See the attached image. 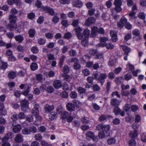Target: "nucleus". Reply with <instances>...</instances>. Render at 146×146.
<instances>
[{
	"label": "nucleus",
	"mask_w": 146,
	"mask_h": 146,
	"mask_svg": "<svg viewBox=\"0 0 146 146\" xmlns=\"http://www.w3.org/2000/svg\"><path fill=\"white\" fill-rule=\"evenodd\" d=\"M110 127L109 125H103L99 124L96 126V129L98 131L101 130L99 132L98 136L101 139L104 138L105 136V132L107 133L110 129Z\"/></svg>",
	"instance_id": "f257e3e1"
},
{
	"label": "nucleus",
	"mask_w": 146,
	"mask_h": 146,
	"mask_svg": "<svg viewBox=\"0 0 146 146\" xmlns=\"http://www.w3.org/2000/svg\"><path fill=\"white\" fill-rule=\"evenodd\" d=\"M10 24L7 26V27L9 29L10 31H13L14 29H16L15 32L17 33H20L21 31L20 27L16 28L17 24L16 23V20L14 19H9Z\"/></svg>",
	"instance_id": "f03ea898"
},
{
	"label": "nucleus",
	"mask_w": 146,
	"mask_h": 146,
	"mask_svg": "<svg viewBox=\"0 0 146 146\" xmlns=\"http://www.w3.org/2000/svg\"><path fill=\"white\" fill-rule=\"evenodd\" d=\"M41 9L42 11L46 13H49L51 16L55 15L54 17L53 18H59L57 16V14H55V12L53 8H50V7L47 6L41 7Z\"/></svg>",
	"instance_id": "7ed1b4c3"
},
{
	"label": "nucleus",
	"mask_w": 146,
	"mask_h": 146,
	"mask_svg": "<svg viewBox=\"0 0 146 146\" xmlns=\"http://www.w3.org/2000/svg\"><path fill=\"white\" fill-rule=\"evenodd\" d=\"M114 4L115 6V9L117 13H120L122 11L121 6L122 3L121 0H115Z\"/></svg>",
	"instance_id": "20e7f679"
},
{
	"label": "nucleus",
	"mask_w": 146,
	"mask_h": 146,
	"mask_svg": "<svg viewBox=\"0 0 146 146\" xmlns=\"http://www.w3.org/2000/svg\"><path fill=\"white\" fill-rule=\"evenodd\" d=\"M29 102L27 100L24 99L21 101V105L22 107L21 110L25 112L29 110Z\"/></svg>",
	"instance_id": "39448f33"
},
{
	"label": "nucleus",
	"mask_w": 146,
	"mask_h": 146,
	"mask_svg": "<svg viewBox=\"0 0 146 146\" xmlns=\"http://www.w3.org/2000/svg\"><path fill=\"white\" fill-rule=\"evenodd\" d=\"M107 77V75L105 73H100L99 75L98 82L100 83L101 86H102L105 82V80Z\"/></svg>",
	"instance_id": "423d86ee"
},
{
	"label": "nucleus",
	"mask_w": 146,
	"mask_h": 146,
	"mask_svg": "<svg viewBox=\"0 0 146 146\" xmlns=\"http://www.w3.org/2000/svg\"><path fill=\"white\" fill-rule=\"evenodd\" d=\"M86 139L90 141L92 139L94 141L96 139L94 133L91 131H87L86 133Z\"/></svg>",
	"instance_id": "0eeeda50"
},
{
	"label": "nucleus",
	"mask_w": 146,
	"mask_h": 146,
	"mask_svg": "<svg viewBox=\"0 0 146 146\" xmlns=\"http://www.w3.org/2000/svg\"><path fill=\"white\" fill-rule=\"evenodd\" d=\"M76 31V35L78 38L79 40H81L83 38L84 35L82 34L81 32L82 29L80 27H77L75 29Z\"/></svg>",
	"instance_id": "6e6552de"
},
{
	"label": "nucleus",
	"mask_w": 146,
	"mask_h": 146,
	"mask_svg": "<svg viewBox=\"0 0 146 146\" xmlns=\"http://www.w3.org/2000/svg\"><path fill=\"white\" fill-rule=\"evenodd\" d=\"M18 13V11L17 9L14 8H12L11 10V14L9 18H17V16H16V15Z\"/></svg>",
	"instance_id": "1a4fd4ad"
},
{
	"label": "nucleus",
	"mask_w": 146,
	"mask_h": 146,
	"mask_svg": "<svg viewBox=\"0 0 146 146\" xmlns=\"http://www.w3.org/2000/svg\"><path fill=\"white\" fill-rule=\"evenodd\" d=\"M53 86L56 89H59L62 86V82L60 80H55L53 82Z\"/></svg>",
	"instance_id": "9d476101"
},
{
	"label": "nucleus",
	"mask_w": 146,
	"mask_h": 146,
	"mask_svg": "<svg viewBox=\"0 0 146 146\" xmlns=\"http://www.w3.org/2000/svg\"><path fill=\"white\" fill-rule=\"evenodd\" d=\"M66 107L67 110L70 112H72L75 110L74 105L71 102H69L67 103Z\"/></svg>",
	"instance_id": "9b49d317"
},
{
	"label": "nucleus",
	"mask_w": 146,
	"mask_h": 146,
	"mask_svg": "<svg viewBox=\"0 0 146 146\" xmlns=\"http://www.w3.org/2000/svg\"><path fill=\"white\" fill-rule=\"evenodd\" d=\"M13 137V133L8 132L6 133L5 136L2 139V142L6 141L9 139L12 138Z\"/></svg>",
	"instance_id": "f8f14e48"
},
{
	"label": "nucleus",
	"mask_w": 146,
	"mask_h": 146,
	"mask_svg": "<svg viewBox=\"0 0 146 146\" xmlns=\"http://www.w3.org/2000/svg\"><path fill=\"white\" fill-rule=\"evenodd\" d=\"M44 112L48 113L54 110V107L53 105L50 106L47 104L44 106Z\"/></svg>",
	"instance_id": "ddd939ff"
},
{
	"label": "nucleus",
	"mask_w": 146,
	"mask_h": 146,
	"mask_svg": "<svg viewBox=\"0 0 146 146\" xmlns=\"http://www.w3.org/2000/svg\"><path fill=\"white\" fill-rule=\"evenodd\" d=\"M99 44L100 46L102 47H106L108 49H111L114 47L113 45L111 43H100Z\"/></svg>",
	"instance_id": "4468645a"
},
{
	"label": "nucleus",
	"mask_w": 146,
	"mask_h": 146,
	"mask_svg": "<svg viewBox=\"0 0 146 146\" xmlns=\"http://www.w3.org/2000/svg\"><path fill=\"white\" fill-rule=\"evenodd\" d=\"M111 36V40L113 42H116L118 40L116 33L113 31H111L110 32Z\"/></svg>",
	"instance_id": "2eb2a0df"
},
{
	"label": "nucleus",
	"mask_w": 146,
	"mask_h": 146,
	"mask_svg": "<svg viewBox=\"0 0 146 146\" xmlns=\"http://www.w3.org/2000/svg\"><path fill=\"white\" fill-rule=\"evenodd\" d=\"M127 22L126 19H121L120 21L117 23V27L120 29L122 28Z\"/></svg>",
	"instance_id": "dca6fc26"
},
{
	"label": "nucleus",
	"mask_w": 146,
	"mask_h": 146,
	"mask_svg": "<svg viewBox=\"0 0 146 146\" xmlns=\"http://www.w3.org/2000/svg\"><path fill=\"white\" fill-rule=\"evenodd\" d=\"M129 137L131 138L134 139L137 138L138 136V133L137 130L131 131L129 133Z\"/></svg>",
	"instance_id": "f3484780"
},
{
	"label": "nucleus",
	"mask_w": 146,
	"mask_h": 146,
	"mask_svg": "<svg viewBox=\"0 0 146 146\" xmlns=\"http://www.w3.org/2000/svg\"><path fill=\"white\" fill-rule=\"evenodd\" d=\"M7 2L8 4L11 6L12 5L14 4L17 6L20 5L21 4L20 0H8Z\"/></svg>",
	"instance_id": "a211bd4d"
},
{
	"label": "nucleus",
	"mask_w": 146,
	"mask_h": 146,
	"mask_svg": "<svg viewBox=\"0 0 146 146\" xmlns=\"http://www.w3.org/2000/svg\"><path fill=\"white\" fill-rule=\"evenodd\" d=\"M35 115L36 118V120L34 122L35 125H38L39 124H41V120L42 118V117L40 115H38V114H35Z\"/></svg>",
	"instance_id": "6ab92c4d"
},
{
	"label": "nucleus",
	"mask_w": 146,
	"mask_h": 146,
	"mask_svg": "<svg viewBox=\"0 0 146 146\" xmlns=\"http://www.w3.org/2000/svg\"><path fill=\"white\" fill-rule=\"evenodd\" d=\"M15 142L18 143L23 142V136L20 134H17L15 138Z\"/></svg>",
	"instance_id": "aec40b11"
},
{
	"label": "nucleus",
	"mask_w": 146,
	"mask_h": 146,
	"mask_svg": "<svg viewBox=\"0 0 146 146\" xmlns=\"http://www.w3.org/2000/svg\"><path fill=\"white\" fill-rule=\"evenodd\" d=\"M98 28L96 27H93L92 29V31L91 36L92 37H95L97 35L98 31Z\"/></svg>",
	"instance_id": "412c9836"
},
{
	"label": "nucleus",
	"mask_w": 146,
	"mask_h": 146,
	"mask_svg": "<svg viewBox=\"0 0 146 146\" xmlns=\"http://www.w3.org/2000/svg\"><path fill=\"white\" fill-rule=\"evenodd\" d=\"M74 6L76 7L81 8L83 5V3L80 0H77L73 3Z\"/></svg>",
	"instance_id": "4be33fe9"
},
{
	"label": "nucleus",
	"mask_w": 146,
	"mask_h": 146,
	"mask_svg": "<svg viewBox=\"0 0 146 146\" xmlns=\"http://www.w3.org/2000/svg\"><path fill=\"white\" fill-rule=\"evenodd\" d=\"M36 31L35 29H30L28 31V33L29 36L33 38L34 37L36 34Z\"/></svg>",
	"instance_id": "5701e85b"
},
{
	"label": "nucleus",
	"mask_w": 146,
	"mask_h": 146,
	"mask_svg": "<svg viewBox=\"0 0 146 146\" xmlns=\"http://www.w3.org/2000/svg\"><path fill=\"white\" fill-rule=\"evenodd\" d=\"M110 104L112 106L117 107L119 105L120 102L117 99H113L111 100Z\"/></svg>",
	"instance_id": "b1692460"
},
{
	"label": "nucleus",
	"mask_w": 146,
	"mask_h": 146,
	"mask_svg": "<svg viewBox=\"0 0 146 146\" xmlns=\"http://www.w3.org/2000/svg\"><path fill=\"white\" fill-rule=\"evenodd\" d=\"M123 51L127 55H128V53L130 51V48L125 45H122L121 46Z\"/></svg>",
	"instance_id": "393cba45"
},
{
	"label": "nucleus",
	"mask_w": 146,
	"mask_h": 146,
	"mask_svg": "<svg viewBox=\"0 0 146 146\" xmlns=\"http://www.w3.org/2000/svg\"><path fill=\"white\" fill-rule=\"evenodd\" d=\"M21 129V126L20 125H17L15 126L13 128V131L15 133L19 132Z\"/></svg>",
	"instance_id": "a878e982"
},
{
	"label": "nucleus",
	"mask_w": 146,
	"mask_h": 146,
	"mask_svg": "<svg viewBox=\"0 0 146 146\" xmlns=\"http://www.w3.org/2000/svg\"><path fill=\"white\" fill-rule=\"evenodd\" d=\"M16 40L20 43H21L24 40L23 36L21 35H19L15 36Z\"/></svg>",
	"instance_id": "bb28decb"
},
{
	"label": "nucleus",
	"mask_w": 146,
	"mask_h": 146,
	"mask_svg": "<svg viewBox=\"0 0 146 146\" xmlns=\"http://www.w3.org/2000/svg\"><path fill=\"white\" fill-rule=\"evenodd\" d=\"M22 133L25 135H28L31 133V130L30 128H25L22 130Z\"/></svg>",
	"instance_id": "cd10ccee"
},
{
	"label": "nucleus",
	"mask_w": 146,
	"mask_h": 146,
	"mask_svg": "<svg viewBox=\"0 0 146 146\" xmlns=\"http://www.w3.org/2000/svg\"><path fill=\"white\" fill-rule=\"evenodd\" d=\"M90 31L88 29H84L83 32V35L84 38H88L90 35Z\"/></svg>",
	"instance_id": "c85d7f7f"
},
{
	"label": "nucleus",
	"mask_w": 146,
	"mask_h": 146,
	"mask_svg": "<svg viewBox=\"0 0 146 146\" xmlns=\"http://www.w3.org/2000/svg\"><path fill=\"white\" fill-rule=\"evenodd\" d=\"M31 69L32 71H34L36 70L38 68V66L37 63L35 62L32 63L30 66Z\"/></svg>",
	"instance_id": "c756f323"
},
{
	"label": "nucleus",
	"mask_w": 146,
	"mask_h": 146,
	"mask_svg": "<svg viewBox=\"0 0 146 146\" xmlns=\"http://www.w3.org/2000/svg\"><path fill=\"white\" fill-rule=\"evenodd\" d=\"M34 138L36 140L39 141L42 140V136L40 133H38L35 135Z\"/></svg>",
	"instance_id": "7c9ffc66"
},
{
	"label": "nucleus",
	"mask_w": 146,
	"mask_h": 146,
	"mask_svg": "<svg viewBox=\"0 0 146 146\" xmlns=\"http://www.w3.org/2000/svg\"><path fill=\"white\" fill-rule=\"evenodd\" d=\"M66 58V56L64 55H62L60 56L59 58V65L60 67H62V66L63 64V62L65 58Z\"/></svg>",
	"instance_id": "2f4dec72"
},
{
	"label": "nucleus",
	"mask_w": 146,
	"mask_h": 146,
	"mask_svg": "<svg viewBox=\"0 0 146 146\" xmlns=\"http://www.w3.org/2000/svg\"><path fill=\"white\" fill-rule=\"evenodd\" d=\"M121 111V110L118 107H116L114 108L113 110V112L115 114L117 115L119 114Z\"/></svg>",
	"instance_id": "473e14b6"
},
{
	"label": "nucleus",
	"mask_w": 146,
	"mask_h": 146,
	"mask_svg": "<svg viewBox=\"0 0 146 146\" xmlns=\"http://www.w3.org/2000/svg\"><path fill=\"white\" fill-rule=\"evenodd\" d=\"M108 118V117L106 115L103 114L99 117V120L100 121L103 122L106 120Z\"/></svg>",
	"instance_id": "72a5a7b5"
},
{
	"label": "nucleus",
	"mask_w": 146,
	"mask_h": 146,
	"mask_svg": "<svg viewBox=\"0 0 146 146\" xmlns=\"http://www.w3.org/2000/svg\"><path fill=\"white\" fill-rule=\"evenodd\" d=\"M78 94L74 91H71L70 93V96L71 98L75 99L77 98Z\"/></svg>",
	"instance_id": "f704fd0d"
},
{
	"label": "nucleus",
	"mask_w": 146,
	"mask_h": 146,
	"mask_svg": "<svg viewBox=\"0 0 146 146\" xmlns=\"http://www.w3.org/2000/svg\"><path fill=\"white\" fill-rule=\"evenodd\" d=\"M68 54L70 56L73 57L76 55L77 52L75 50L71 49L69 51Z\"/></svg>",
	"instance_id": "c9c22d12"
},
{
	"label": "nucleus",
	"mask_w": 146,
	"mask_h": 146,
	"mask_svg": "<svg viewBox=\"0 0 146 146\" xmlns=\"http://www.w3.org/2000/svg\"><path fill=\"white\" fill-rule=\"evenodd\" d=\"M107 141L108 144L111 145L115 143L116 140L113 137H112L108 138V139Z\"/></svg>",
	"instance_id": "e433bc0d"
},
{
	"label": "nucleus",
	"mask_w": 146,
	"mask_h": 146,
	"mask_svg": "<svg viewBox=\"0 0 146 146\" xmlns=\"http://www.w3.org/2000/svg\"><path fill=\"white\" fill-rule=\"evenodd\" d=\"M90 71L89 69H85L82 70V74L84 76H87L90 75Z\"/></svg>",
	"instance_id": "4c0bfd02"
},
{
	"label": "nucleus",
	"mask_w": 146,
	"mask_h": 146,
	"mask_svg": "<svg viewBox=\"0 0 146 146\" xmlns=\"http://www.w3.org/2000/svg\"><path fill=\"white\" fill-rule=\"evenodd\" d=\"M16 75V73L13 71H11L8 74V76L9 78L11 79H14Z\"/></svg>",
	"instance_id": "58836bf2"
},
{
	"label": "nucleus",
	"mask_w": 146,
	"mask_h": 146,
	"mask_svg": "<svg viewBox=\"0 0 146 146\" xmlns=\"http://www.w3.org/2000/svg\"><path fill=\"white\" fill-rule=\"evenodd\" d=\"M93 90L94 91H98L101 89L100 87L97 84H94L92 87Z\"/></svg>",
	"instance_id": "ea45409f"
},
{
	"label": "nucleus",
	"mask_w": 146,
	"mask_h": 146,
	"mask_svg": "<svg viewBox=\"0 0 146 146\" xmlns=\"http://www.w3.org/2000/svg\"><path fill=\"white\" fill-rule=\"evenodd\" d=\"M38 43L40 45H43L46 43V40L44 38H39L38 40Z\"/></svg>",
	"instance_id": "a19ab883"
},
{
	"label": "nucleus",
	"mask_w": 146,
	"mask_h": 146,
	"mask_svg": "<svg viewBox=\"0 0 146 146\" xmlns=\"http://www.w3.org/2000/svg\"><path fill=\"white\" fill-rule=\"evenodd\" d=\"M95 22V20L94 19H87L86 21V23L87 25L89 26Z\"/></svg>",
	"instance_id": "79ce46f5"
},
{
	"label": "nucleus",
	"mask_w": 146,
	"mask_h": 146,
	"mask_svg": "<svg viewBox=\"0 0 146 146\" xmlns=\"http://www.w3.org/2000/svg\"><path fill=\"white\" fill-rule=\"evenodd\" d=\"M26 119L29 122H32L34 121L33 116L31 115H28L26 117Z\"/></svg>",
	"instance_id": "37998d69"
},
{
	"label": "nucleus",
	"mask_w": 146,
	"mask_h": 146,
	"mask_svg": "<svg viewBox=\"0 0 146 146\" xmlns=\"http://www.w3.org/2000/svg\"><path fill=\"white\" fill-rule=\"evenodd\" d=\"M74 103V104L75 107H76L78 108H80L82 105L81 103L79 101L77 100H74L73 102Z\"/></svg>",
	"instance_id": "c03bdc74"
},
{
	"label": "nucleus",
	"mask_w": 146,
	"mask_h": 146,
	"mask_svg": "<svg viewBox=\"0 0 146 146\" xmlns=\"http://www.w3.org/2000/svg\"><path fill=\"white\" fill-rule=\"evenodd\" d=\"M70 69L67 65H65L63 67V72L65 74H67L69 73Z\"/></svg>",
	"instance_id": "a18cd8bd"
},
{
	"label": "nucleus",
	"mask_w": 146,
	"mask_h": 146,
	"mask_svg": "<svg viewBox=\"0 0 146 146\" xmlns=\"http://www.w3.org/2000/svg\"><path fill=\"white\" fill-rule=\"evenodd\" d=\"M73 67L76 70H80L81 68V66L78 63L75 62L73 65Z\"/></svg>",
	"instance_id": "49530a36"
},
{
	"label": "nucleus",
	"mask_w": 146,
	"mask_h": 146,
	"mask_svg": "<svg viewBox=\"0 0 146 146\" xmlns=\"http://www.w3.org/2000/svg\"><path fill=\"white\" fill-rule=\"evenodd\" d=\"M122 78L121 77H117L115 78V80L116 83L118 84H120L122 83Z\"/></svg>",
	"instance_id": "de8ad7c7"
},
{
	"label": "nucleus",
	"mask_w": 146,
	"mask_h": 146,
	"mask_svg": "<svg viewBox=\"0 0 146 146\" xmlns=\"http://www.w3.org/2000/svg\"><path fill=\"white\" fill-rule=\"evenodd\" d=\"M57 115L56 114L53 113H51L49 115V118L51 120H53L56 117Z\"/></svg>",
	"instance_id": "09e8293b"
},
{
	"label": "nucleus",
	"mask_w": 146,
	"mask_h": 146,
	"mask_svg": "<svg viewBox=\"0 0 146 146\" xmlns=\"http://www.w3.org/2000/svg\"><path fill=\"white\" fill-rule=\"evenodd\" d=\"M8 67V64L6 62H2V64L0 66L1 69L5 70Z\"/></svg>",
	"instance_id": "8fccbe9b"
},
{
	"label": "nucleus",
	"mask_w": 146,
	"mask_h": 146,
	"mask_svg": "<svg viewBox=\"0 0 146 146\" xmlns=\"http://www.w3.org/2000/svg\"><path fill=\"white\" fill-rule=\"evenodd\" d=\"M47 57L48 60H53L55 59V58L53 54L50 53L47 55Z\"/></svg>",
	"instance_id": "3c124183"
},
{
	"label": "nucleus",
	"mask_w": 146,
	"mask_h": 146,
	"mask_svg": "<svg viewBox=\"0 0 146 146\" xmlns=\"http://www.w3.org/2000/svg\"><path fill=\"white\" fill-rule=\"evenodd\" d=\"M72 37V34L70 32H67L64 34V38L66 39H69Z\"/></svg>",
	"instance_id": "603ef678"
},
{
	"label": "nucleus",
	"mask_w": 146,
	"mask_h": 146,
	"mask_svg": "<svg viewBox=\"0 0 146 146\" xmlns=\"http://www.w3.org/2000/svg\"><path fill=\"white\" fill-rule=\"evenodd\" d=\"M31 51L33 53H37L39 51L37 47L36 46H34L32 47Z\"/></svg>",
	"instance_id": "864d4df0"
},
{
	"label": "nucleus",
	"mask_w": 146,
	"mask_h": 146,
	"mask_svg": "<svg viewBox=\"0 0 146 146\" xmlns=\"http://www.w3.org/2000/svg\"><path fill=\"white\" fill-rule=\"evenodd\" d=\"M97 53V50L96 49H91L90 50L89 52L90 54L92 56L96 55Z\"/></svg>",
	"instance_id": "5fc2aeb1"
},
{
	"label": "nucleus",
	"mask_w": 146,
	"mask_h": 146,
	"mask_svg": "<svg viewBox=\"0 0 146 146\" xmlns=\"http://www.w3.org/2000/svg\"><path fill=\"white\" fill-rule=\"evenodd\" d=\"M127 5L129 7H130L134 5V3L133 0H127Z\"/></svg>",
	"instance_id": "6e6d98bb"
},
{
	"label": "nucleus",
	"mask_w": 146,
	"mask_h": 146,
	"mask_svg": "<svg viewBox=\"0 0 146 146\" xmlns=\"http://www.w3.org/2000/svg\"><path fill=\"white\" fill-rule=\"evenodd\" d=\"M140 31L137 29H134L132 31V34L135 36H137L140 35Z\"/></svg>",
	"instance_id": "4d7b16f0"
},
{
	"label": "nucleus",
	"mask_w": 146,
	"mask_h": 146,
	"mask_svg": "<svg viewBox=\"0 0 146 146\" xmlns=\"http://www.w3.org/2000/svg\"><path fill=\"white\" fill-rule=\"evenodd\" d=\"M93 76L95 79L98 82L99 78V72L98 71L94 72Z\"/></svg>",
	"instance_id": "13d9d810"
},
{
	"label": "nucleus",
	"mask_w": 146,
	"mask_h": 146,
	"mask_svg": "<svg viewBox=\"0 0 146 146\" xmlns=\"http://www.w3.org/2000/svg\"><path fill=\"white\" fill-rule=\"evenodd\" d=\"M30 87L29 86H28L26 90L24 91L22 93L23 95L25 96H27L29 94H28L29 92Z\"/></svg>",
	"instance_id": "bf43d9fd"
},
{
	"label": "nucleus",
	"mask_w": 146,
	"mask_h": 146,
	"mask_svg": "<svg viewBox=\"0 0 146 146\" xmlns=\"http://www.w3.org/2000/svg\"><path fill=\"white\" fill-rule=\"evenodd\" d=\"M38 129L40 132L43 133L45 132L46 128V127L44 126H41L38 128Z\"/></svg>",
	"instance_id": "052dcab7"
},
{
	"label": "nucleus",
	"mask_w": 146,
	"mask_h": 146,
	"mask_svg": "<svg viewBox=\"0 0 146 146\" xmlns=\"http://www.w3.org/2000/svg\"><path fill=\"white\" fill-rule=\"evenodd\" d=\"M78 92L80 94L85 93L86 92V90L81 87H79L77 88Z\"/></svg>",
	"instance_id": "680f3d73"
},
{
	"label": "nucleus",
	"mask_w": 146,
	"mask_h": 146,
	"mask_svg": "<svg viewBox=\"0 0 146 146\" xmlns=\"http://www.w3.org/2000/svg\"><path fill=\"white\" fill-rule=\"evenodd\" d=\"M45 36L48 38L51 39L53 37V35L51 33H47L45 34Z\"/></svg>",
	"instance_id": "e2e57ef3"
},
{
	"label": "nucleus",
	"mask_w": 146,
	"mask_h": 146,
	"mask_svg": "<svg viewBox=\"0 0 146 146\" xmlns=\"http://www.w3.org/2000/svg\"><path fill=\"white\" fill-rule=\"evenodd\" d=\"M131 75L129 74H127L124 75V79L126 80H129L132 78Z\"/></svg>",
	"instance_id": "0e129e2a"
},
{
	"label": "nucleus",
	"mask_w": 146,
	"mask_h": 146,
	"mask_svg": "<svg viewBox=\"0 0 146 146\" xmlns=\"http://www.w3.org/2000/svg\"><path fill=\"white\" fill-rule=\"evenodd\" d=\"M131 127L134 130H137L139 127V125L136 123H133L131 125Z\"/></svg>",
	"instance_id": "69168bd1"
},
{
	"label": "nucleus",
	"mask_w": 146,
	"mask_h": 146,
	"mask_svg": "<svg viewBox=\"0 0 146 146\" xmlns=\"http://www.w3.org/2000/svg\"><path fill=\"white\" fill-rule=\"evenodd\" d=\"M18 117L20 119H25L26 117V115L23 112H20L18 115Z\"/></svg>",
	"instance_id": "338daca9"
},
{
	"label": "nucleus",
	"mask_w": 146,
	"mask_h": 146,
	"mask_svg": "<svg viewBox=\"0 0 146 146\" xmlns=\"http://www.w3.org/2000/svg\"><path fill=\"white\" fill-rule=\"evenodd\" d=\"M128 144L129 146H135L136 142L134 139L129 141Z\"/></svg>",
	"instance_id": "774afa93"
}]
</instances>
